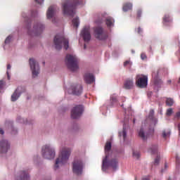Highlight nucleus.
<instances>
[{"instance_id":"9b49d317","label":"nucleus","mask_w":180,"mask_h":180,"mask_svg":"<svg viewBox=\"0 0 180 180\" xmlns=\"http://www.w3.org/2000/svg\"><path fill=\"white\" fill-rule=\"evenodd\" d=\"M94 36L98 40H105V39H108V34L103 32V28L101 27H96L94 29Z\"/></svg>"},{"instance_id":"a211bd4d","label":"nucleus","mask_w":180,"mask_h":180,"mask_svg":"<svg viewBox=\"0 0 180 180\" xmlns=\"http://www.w3.org/2000/svg\"><path fill=\"white\" fill-rule=\"evenodd\" d=\"M146 130H147L146 124L142 125V127L139 132V136L141 137V139H142V140H147L148 134H146Z\"/></svg>"},{"instance_id":"603ef678","label":"nucleus","mask_w":180,"mask_h":180,"mask_svg":"<svg viewBox=\"0 0 180 180\" xmlns=\"http://www.w3.org/2000/svg\"><path fill=\"white\" fill-rule=\"evenodd\" d=\"M0 133H1V134H4V129H0Z\"/></svg>"},{"instance_id":"72a5a7b5","label":"nucleus","mask_w":180,"mask_h":180,"mask_svg":"<svg viewBox=\"0 0 180 180\" xmlns=\"http://www.w3.org/2000/svg\"><path fill=\"white\" fill-rule=\"evenodd\" d=\"M95 22L96 25H101V23H103V20L101 18H98Z\"/></svg>"},{"instance_id":"a19ab883","label":"nucleus","mask_w":180,"mask_h":180,"mask_svg":"<svg viewBox=\"0 0 180 180\" xmlns=\"http://www.w3.org/2000/svg\"><path fill=\"white\" fill-rule=\"evenodd\" d=\"M37 4H39V5H41L43 2H44V0H34Z\"/></svg>"},{"instance_id":"6e6d98bb","label":"nucleus","mask_w":180,"mask_h":180,"mask_svg":"<svg viewBox=\"0 0 180 180\" xmlns=\"http://www.w3.org/2000/svg\"><path fill=\"white\" fill-rule=\"evenodd\" d=\"M167 116H170V115H171V113H167Z\"/></svg>"},{"instance_id":"0eeeda50","label":"nucleus","mask_w":180,"mask_h":180,"mask_svg":"<svg viewBox=\"0 0 180 180\" xmlns=\"http://www.w3.org/2000/svg\"><path fill=\"white\" fill-rule=\"evenodd\" d=\"M148 77L144 75H137L136 77V85L138 88H147Z\"/></svg>"},{"instance_id":"1a4fd4ad","label":"nucleus","mask_w":180,"mask_h":180,"mask_svg":"<svg viewBox=\"0 0 180 180\" xmlns=\"http://www.w3.org/2000/svg\"><path fill=\"white\" fill-rule=\"evenodd\" d=\"M84 169V162L80 159H75L72 162V171L76 175H81Z\"/></svg>"},{"instance_id":"bf43d9fd","label":"nucleus","mask_w":180,"mask_h":180,"mask_svg":"<svg viewBox=\"0 0 180 180\" xmlns=\"http://www.w3.org/2000/svg\"><path fill=\"white\" fill-rule=\"evenodd\" d=\"M169 84H171V80L167 81Z\"/></svg>"},{"instance_id":"412c9836","label":"nucleus","mask_w":180,"mask_h":180,"mask_svg":"<svg viewBox=\"0 0 180 180\" xmlns=\"http://www.w3.org/2000/svg\"><path fill=\"white\" fill-rule=\"evenodd\" d=\"M131 9H133V4H131V3H125L123 5L122 11L124 12H127L129 11H131Z\"/></svg>"},{"instance_id":"4c0bfd02","label":"nucleus","mask_w":180,"mask_h":180,"mask_svg":"<svg viewBox=\"0 0 180 180\" xmlns=\"http://www.w3.org/2000/svg\"><path fill=\"white\" fill-rule=\"evenodd\" d=\"M158 164H160V157H157L155 159V162H154L155 165H158Z\"/></svg>"},{"instance_id":"20e7f679","label":"nucleus","mask_w":180,"mask_h":180,"mask_svg":"<svg viewBox=\"0 0 180 180\" xmlns=\"http://www.w3.org/2000/svg\"><path fill=\"white\" fill-rule=\"evenodd\" d=\"M53 43L56 50H61L63 49V45L65 50H68V39H67L63 34H56L53 39Z\"/></svg>"},{"instance_id":"ddd939ff","label":"nucleus","mask_w":180,"mask_h":180,"mask_svg":"<svg viewBox=\"0 0 180 180\" xmlns=\"http://www.w3.org/2000/svg\"><path fill=\"white\" fill-rule=\"evenodd\" d=\"M11 145L8 143V141L3 140L0 142V153H8V150H9Z\"/></svg>"},{"instance_id":"6e6552de","label":"nucleus","mask_w":180,"mask_h":180,"mask_svg":"<svg viewBox=\"0 0 180 180\" xmlns=\"http://www.w3.org/2000/svg\"><path fill=\"white\" fill-rule=\"evenodd\" d=\"M27 29L28 30V34L30 36H39L44 30V25L41 24V22L35 23L32 32L30 31L29 25L27 27Z\"/></svg>"},{"instance_id":"2eb2a0df","label":"nucleus","mask_w":180,"mask_h":180,"mask_svg":"<svg viewBox=\"0 0 180 180\" xmlns=\"http://www.w3.org/2000/svg\"><path fill=\"white\" fill-rule=\"evenodd\" d=\"M84 78L86 84H92L93 82H95V77H94L93 74L86 73Z\"/></svg>"},{"instance_id":"9d476101","label":"nucleus","mask_w":180,"mask_h":180,"mask_svg":"<svg viewBox=\"0 0 180 180\" xmlns=\"http://www.w3.org/2000/svg\"><path fill=\"white\" fill-rule=\"evenodd\" d=\"M30 65L32 72L33 77L34 78V77H37L40 73V67L39 66V63H37V61H36V60L34 58H30Z\"/></svg>"},{"instance_id":"dca6fc26","label":"nucleus","mask_w":180,"mask_h":180,"mask_svg":"<svg viewBox=\"0 0 180 180\" xmlns=\"http://www.w3.org/2000/svg\"><path fill=\"white\" fill-rule=\"evenodd\" d=\"M84 112H85V107L82 105H76L71 110V113H84Z\"/></svg>"},{"instance_id":"c03bdc74","label":"nucleus","mask_w":180,"mask_h":180,"mask_svg":"<svg viewBox=\"0 0 180 180\" xmlns=\"http://www.w3.org/2000/svg\"><path fill=\"white\" fill-rule=\"evenodd\" d=\"M172 112H173L172 108H169V109H167V113H172Z\"/></svg>"},{"instance_id":"cd10ccee","label":"nucleus","mask_w":180,"mask_h":180,"mask_svg":"<svg viewBox=\"0 0 180 180\" xmlns=\"http://www.w3.org/2000/svg\"><path fill=\"white\" fill-rule=\"evenodd\" d=\"M175 103V101H174V98H166V105L167 106H172Z\"/></svg>"},{"instance_id":"79ce46f5","label":"nucleus","mask_w":180,"mask_h":180,"mask_svg":"<svg viewBox=\"0 0 180 180\" xmlns=\"http://www.w3.org/2000/svg\"><path fill=\"white\" fill-rule=\"evenodd\" d=\"M137 33H139V34H141V33H143V30H141V27H139L137 29Z\"/></svg>"},{"instance_id":"a18cd8bd","label":"nucleus","mask_w":180,"mask_h":180,"mask_svg":"<svg viewBox=\"0 0 180 180\" xmlns=\"http://www.w3.org/2000/svg\"><path fill=\"white\" fill-rule=\"evenodd\" d=\"M16 133H18V130L16 129H13L11 132L12 134H16Z\"/></svg>"},{"instance_id":"8fccbe9b","label":"nucleus","mask_w":180,"mask_h":180,"mask_svg":"<svg viewBox=\"0 0 180 180\" xmlns=\"http://www.w3.org/2000/svg\"><path fill=\"white\" fill-rule=\"evenodd\" d=\"M149 133H154V129L149 128Z\"/></svg>"},{"instance_id":"aec40b11","label":"nucleus","mask_w":180,"mask_h":180,"mask_svg":"<svg viewBox=\"0 0 180 180\" xmlns=\"http://www.w3.org/2000/svg\"><path fill=\"white\" fill-rule=\"evenodd\" d=\"M105 24L108 27H112L115 25V20L112 17H107L105 19Z\"/></svg>"},{"instance_id":"f8f14e48","label":"nucleus","mask_w":180,"mask_h":180,"mask_svg":"<svg viewBox=\"0 0 180 180\" xmlns=\"http://www.w3.org/2000/svg\"><path fill=\"white\" fill-rule=\"evenodd\" d=\"M82 36L84 41H89L91 40V31L89 26H86L82 30Z\"/></svg>"},{"instance_id":"3c124183","label":"nucleus","mask_w":180,"mask_h":180,"mask_svg":"<svg viewBox=\"0 0 180 180\" xmlns=\"http://www.w3.org/2000/svg\"><path fill=\"white\" fill-rule=\"evenodd\" d=\"M11 64H8L7 65V70H11Z\"/></svg>"},{"instance_id":"37998d69","label":"nucleus","mask_w":180,"mask_h":180,"mask_svg":"<svg viewBox=\"0 0 180 180\" xmlns=\"http://www.w3.org/2000/svg\"><path fill=\"white\" fill-rule=\"evenodd\" d=\"M176 162L177 167H179L180 166V160L178 158H176Z\"/></svg>"},{"instance_id":"09e8293b","label":"nucleus","mask_w":180,"mask_h":180,"mask_svg":"<svg viewBox=\"0 0 180 180\" xmlns=\"http://www.w3.org/2000/svg\"><path fill=\"white\" fill-rule=\"evenodd\" d=\"M6 74H7V78L8 79H11V75H9V72H6Z\"/></svg>"},{"instance_id":"f03ea898","label":"nucleus","mask_w":180,"mask_h":180,"mask_svg":"<svg viewBox=\"0 0 180 180\" xmlns=\"http://www.w3.org/2000/svg\"><path fill=\"white\" fill-rule=\"evenodd\" d=\"M82 0H73V2L66 1L62 4L64 15H68L74 18L75 15V8L77 5H81Z\"/></svg>"},{"instance_id":"6ab92c4d","label":"nucleus","mask_w":180,"mask_h":180,"mask_svg":"<svg viewBox=\"0 0 180 180\" xmlns=\"http://www.w3.org/2000/svg\"><path fill=\"white\" fill-rule=\"evenodd\" d=\"M134 86V82L133 79H127L124 83V88L125 89H132Z\"/></svg>"},{"instance_id":"39448f33","label":"nucleus","mask_w":180,"mask_h":180,"mask_svg":"<svg viewBox=\"0 0 180 180\" xmlns=\"http://www.w3.org/2000/svg\"><path fill=\"white\" fill-rule=\"evenodd\" d=\"M65 61L69 70L71 71H77L78 70V58L76 56L71 54L67 55Z\"/></svg>"},{"instance_id":"473e14b6","label":"nucleus","mask_w":180,"mask_h":180,"mask_svg":"<svg viewBox=\"0 0 180 180\" xmlns=\"http://www.w3.org/2000/svg\"><path fill=\"white\" fill-rule=\"evenodd\" d=\"M169 132H166L165 131H162V136L163 137V139H167V137H169Z\"/></svg>"},{"instance_id":"f3484780","label":"nucleus","mask_w":180,"mask_h":180,"mask_svg":"<svg viewBox=\"0 0 180 180\" xmlns=\"http://www.w3.org/2000/svg\"><path fill=\"white\" fill-rule=\"evenodd\" d=\"M56 13V6H51L46 12L47 19H51Z\"/></svg>"},{"instance_id":"5fc2aeb1","label":"nucleus","mask_w":180,"mask_h":180,"mask_svg":"<svg viewBox=\"0 0 180 180\" xmlns=\"http://www.w3.org/2000/svg\"><path fill=\"white\" fill-rule=\"evenodd\" d=\"M133 123L134 124L136 123V120L135 119L133 120Z\"/></svg>"},{"instance_id":"680f3d73","label":"nucleus","mask_w":180,"mask_h":180,"mask_svg":"<svg viewBox=\"0 0 180 180\" xmlns=\"http://www.w3.org/2000/svg\"><path fill=\"white\" fill-rule=\"evenodd\" d=\"M32 16H34V14L33 13H32Z\"/></svg>"},{"instance_id":"e2e57ef3","label":"nucleus","mask_w":180,"mask_h":180,"mask_svg":"<svg viewBox=\"0 0 180 180\" xmlns=\"http://www.w3.org/2000/svg\"><path fill=\"white\" fill-rule=\"evenodd\" d=\"M86 47V46L84 44V49Z\"/></svg>"},{"instance_id":"2f4dec72","label":"nucleus","mask_w":180,"mask_h":180,"mask_svg":"<svg viewBox=\"0 0 180 180\" xmlns=\"http://www.w3.org/2000/svg\"><path fill=\"white\" fill-rule=\"evenodd\" d=\"M154 84L155 85H157L158 86L161 85V84H162V80H161L160 79H155L154 80Z\"/></svg>"},{"instance_id":"864d4df0","label":"nucleus","mask_w":180,"mask_h":180,"mask_svg":"<svg viewBox=\"0 0 180 180\" xmlns=\"http://www.w3.org/2000/svg\"><path fill=\"white\" fill-rule=\"evenodd\" d=\"M142 180H150V179L147 178V177H145L143 178Z\"/></svg>"},{"instance_id":"13d9d810","label":"nucleus","mask_w":180,"mask_h":180,"mask_svg":"<svg viewBox=\"0 0 180 180\" xmlns=\"http://www.w3.org/2000/svg\"><path fill=\"white\" fill-rule=\"evenodd\" d=\"M165 168H167V167H168V166L167 165V164L165 165Z\"/></svg>"},{"instance_id":"b1692460","label":"nucleus","mask_w":180,"mask_h":180,"mask_svg":"<svg viewBox=\"0 0 180 180\" xmlns=\"http://www.w3.org/2000/svg\"><path fill=\"white\" fill-rule=\"evenodd\" d=\"M18 89H19V88L18 89H16L15 91L11 96L12 102H16V101H18V99L19 98V96H20V94H18Z\"/></svg>"},{"instance_id":"58836bf2","label":"nucleus","mask_w":180,"mask_h":180,"mask_svg":"<svg viewBox=\"0 0 180 180\" xmlns=\"http://www.w3.org/2000/svg\"><path fill=\"white\" fill-rule=\"evenodd\" d=\"M127 65H131V62L130 60H127L124 63V67H127Z\"/></svg>"},{"instance_id":"f257e3e1","label":"nucleus","mask_w":180,"mask_h":180,"mask_svg":"<svg viewBox=\"0 0 180 180\" xmlns=\"http://www.w3.org/2000/svg\"><path fill=\"white\" fill-rule=\"evenodd\" d=\"M112 150V143L110 141L106 142L105 146V157L103 160V164H102V169L103 171H105V169H108V168L111 167L112 169H116L117 168L119 161L117 159L114 158L112 160H109L110 155H109V151Z\"/></svg>"},{"instance_id":"5701e85b","label":"nucleus","mask_w":180,"mask_h":180,"mask_svg":"<svg viewBox=\"0 0 180 180\" xmlns=\"http://www.w3.org/2000/svg\"><path fill=\"white\" fill-rule=\"evenodd\" d=\"M30 176H29V174L26 171H22L21 172V176L20 179H18V180H30Z\"/></svg>"},{"instance_id":"c85d7f7f","label":"nucleus","mask_w":180,"mask_h":180,"mask_svg":"<svg viewBox=\"0 0 180 180\" xmlns=\"http://www.w3.org/2000/svg\"><path fill=\"white\" fill-rule=\"evenodd\" d=\"M73 27H78L79 26V19L78 18H74L72 20Z\"/></svg>"},{"instance_id":"bb28decb","label":"nucleus","mask_w":180,"mask_h":180,"mask_svg":"<svg viewBox=\"0 0 180 180\" xmlns=\"http://www.w3.org/2000/svg\"><path fill=\"white\" fill-rule=\"evenodd\" d=\"M122 136L124 141V140H126V137H127V132L126 131V128L124 127H123L122 131L119 132V136L122 137Z\"/></svg>"},{"instance_id":"f704fd0d","label":"nucleus","mask_w":180,"mask_h":180,"mask_svg":"<svg viewBox=\"0 0 180 180\" xmlns=\"http://www.w3.org/2000/svg\"><path fill=\"white\" fill-rule=\"evenodd\" d=\"M133 155L135 158H139L140 157V153L139 151H133Z\"/></svg>"},{"instance_id":"052dcab7","label":"nucleus","mask_w":180,"mask_h":180,"mask_svg":"<svg viewBox=\"0 0 180 180\" xmlns=\"http://www.w3.org/2000/svg\"><path fill=\"white\" fill-rule=\"evenodd\" d=\"M150 113H154L153 110H152L150 111Z\"/></svg>"},{"instance_id":"4d7b16f0","label":"nucleus","mask_w":180,"mask_h":180,"mask_svg":"<svg viewBox=\"0 0 180 180\" xmlns=\"http://www.w3.org/2000/svg\"><path fill=\"white\" fill-rule=\"evenodd\" d=\"M179 134H180V124L179 125Z\"/></svg>"},{"instance_id":"4be33fe9","label":"nucleus","mask_w":180,"mask_h":180,"mask_svg":"<svg viewBox=\"0 0 180 180\" xmlns=\"http://www.w3.org/2000/svg\"><path fill=\"white\" fill-rule=\"evenodd\" d=\"M147 122H148V120H150L152 126H155V124H157V118L154 117V114L151 113L149 115L148 118L146 120Z\"/></svg>"},{"instance_id":"7ed1b4c3","label":"nucleus","mask_w":180,"mask_h":180,"mask_svg":"<svg viewBox=\"0 0 180 180\" xmlns=\"http://www.w3.org/2000/svg\"><path fill=\"white\" fill-rule=\"evenodd\" d=\"M70 154L71 150L70 148H64L56 160L54 169H58L60 165H64V164H67V161H68V158H70Z\"/></svg>"},{"instance_id":"ea45409f","label":"nucleus","mask_w":180,"mask_h":180,"mask_svg":"<svg viewBox=\"0 0 180 180\" xmlns=\"http://www.w3.org/2000/svg\"><path fill=\"white\" fill-rule=\"evenodd\" d=\"M141 60H146L147 58V56L146 55V53H141Z\"/></svg>"},{"instance_id":"7c9ffc66","label":"nucleus","mask_w":180,"mask_h":180,"mask_svg":"<svg viewBox=\"0 0 180 180\" xmlns=\"http://www.w3.org/2000/svg\"><path fill=\"white\" fill-rule=\"evenodd\" d=\"M81 113H72L71 118L72 119H79L81 117Z\"/></svg>"},{"instance_id":"a878e982","label":"nucleus","mask_w":180,"mask_h":180,"mask_svg":"<svg viewBox=\"0 0 180 180\" xmlns=\"http://www.w3.org/2000/svg\"><path fill=\"white\" fill-rule=\"evenodd\" d=\"M158 151V146L157 145H153L148 150V152L151 154H157Z\"/></svg>"},{"instance_id":"49530a36","label":"nucleus","mask_w":180,"mask_h":180,"mask_svg":"<svg viewBox=\"0 0 180 180\" xmlns=\"http://www.w3.org/2000/svg\"><path fill=\"white\" fill-rule=\"evenodd\" d=\"M22 16L25 18V22H29V21H30V20H28V18H27V17H25V15H24V14H22Z\"/></svg>"},{"instance_id":"c756f323","label":"nucleus","mask_w":180,"mask_h":180,"mask_svg":"<svg viewBox=\"0 0 180 180\" xmlns=\"http://www.w3.org/2000/svg\"><path fill=\"white\" fill-rule=\"evenodd\" d=\"M143 15V11L141 9H138L136 11V19L140 20L141 15Z\"/></svg>"},{"instance_id":"393cba45","label":"nucleus","mask_w":180,"mask_h":180,"mask_svg":"<svg viewBox=\"0 0 180 180\" xmlns=\"http://www.w3.org/2000/svg\"><path fill=\"white\" fill-rule=\"evenodd\" d=\"M117 105V99L115 97H111L108 108H113V106H116Z\"/></svg>"},{"instance_id":"de8ad7c7","label":"nucleus","mask_w":180,"mask_h":180,"mask_svg":"<svg viewBox=\"0 0 180 180\" xmlns=\"http://www.w3.org/2000/svg\"><path fill=\"white\" fill-rule=\"evenodd\" d=\"M179 117H180V113H177L176 115V116H175V119H179Z\"/></svg>"},{"instance_id":"e433bc0d","label":"nucleus","mask_w":180,"mask_h":180,"mask_svg":"<svg viewBox=\"0 0 180 180\" xmlns=\"http://www.w3.org/2000/svg\"><path fill=\"white\" fill-rule=\"evenodd\" d=\"M11 39H12V37L8 36V37L6 39V40H5V44H8L11 43Z\"/></svg>"},{"instance_id":"c9c22d12","label":"nucleus","mask_w":180,"mask_h":180,"mask_svg":"<svg viewBox=\"0 0 180 180\" xmlns=\"http://www.w3.org/2000/svg\"><path fill=\"white\" fill-rule=\"evenodd\" d=\"M164 22H169V15H165L163 18Z\"/></svg>"},{"instance_id":"4468645a","label":"nucleus","mask_w":180,"mask_h":180,"mask_svg":"<svg viewBox=\"0 0 180 180\" xmlns=\"http://www.w3.org/2000/svg\"><path fill=\"white\" fill-rule=\"evenodd\" d=\"M72 92L73 95H81L82 94V85L81 84H75L72 86Z\"/></svg>"},{"instance_id":"423d86ee","label":"nucleus","mask_w":180,"mask_h":180,"mask_svg":"<svg viewBox=\"0 0 180 180\" xmlns=\"http://www.w3.org/2000/svg\"><path fill=\"white\" fill-rule=\"evenodd\" d=\"M42 157L46 160H53L56 157V151L49 145L42 147Z\"/></svg>"}]
</instances>
